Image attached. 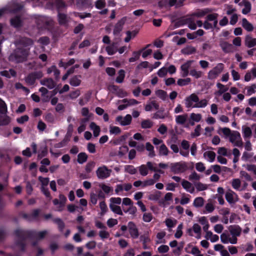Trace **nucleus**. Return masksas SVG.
Listing matches in <instances>:
<instances>
[{"mask_svg":"<svg viewBox=\"0 0 256 256\" xmlns=\"http://www.w3.org/2000/svg\"><path fill=\"white\" fill-rule=\"evenodd\" d=\"M17 238L16 244L19 248L24 251L25 250V240L28 238H36L40 240L42 239L48 234V231L45 230L39 232L34 230H26L20 228H18L14 231Z\"/></svg>","mask_w":256,"mask_h":256,"instance_id":"obj_1","label":"nucleus"},{"mask_svg":"<svg viewBox=\"0 0 256 256\" xmlns=\"http://www.w3.org/2000/svg\"><path fill=\"white\" fill-rule=\"evenodd\" d=\"M29 54V48H17L10 56V60L16 62H22L26 60Z\"/></svg>","mask_w":256,"mask_h":256,"instance_id":"obj_2","label":"nucleus"},{"mask_svg":"<svg viewBox=\"0 0 256 256\" xmlns=\"http://www.w3.org/2000/svg\"><path fill=\"white\" fill-rule=\"evenodd\" d=\"M224 65L222 63L218 64L215 67L211 70L208 73V78L214 80L224 70Z\"/></svg>","mask_w":256,"mask_h":256,"instance_id":"obj_3","label":"nucleus"},{"mask_svg":"<svg viewBox=\"0 0 256 256\" xmlns=\"http://www.w3.org/2000/svg\"><path fill=\"white\" fill-rule=\"evenodd\" d=\"M43 76L41 71H36L30 73L26 78V82L30 85L34 84L36 80L40 79Z\"/></svg>","mask_w":256,"mask_h":256,"instance_id":"obj_4","label":"nucleus"},{"mask_svg":"<svg viewBox=\"0 0 256 256\" xmlns=\"http://www.w3.org/2000/svg\"><path fill=\"white\" fill-rule=\"evenodd\" d=\"M31 148L32 149V153H38V158L42 159L46 156L48 154V148L46 146L41 147L38 152L37 145L34 142H32L31 144Z\"/></svg>","mask_w":256,"mask_h":256,"instance_id":"obj_5","label":"nucleus"},{"mask_svg":"<svg viewBox=\"0 0 256 256\" xmlns=\"http://www.w3.org/2000/svg\"><path fill=\"white\" fill-rule=\"evenodd\" d=\"M128 228L132 238L134 239L138 238L139 232L136 224L132 222H130L128 224Z\"/></svg>","mask_w":256,"mask_h":256,"instance_id":"obj_6","label":"nucleus"},{"mask_svg":"<svg viewBox=\"0 0 256 256\" xmlns=\"http://www.w3.org/2000/svg\"><path fill=\"white\" fill-rule=\"evenodd\" d=\"M132 120V117L130 114H128L124 118L122 116H118L116 120L120 123L122 126H128L130 124Z\"/></svg>","mask_w":256,"mask_h":256,"instance_id":"obj_7","label":"nucleus"},{"mask_svg":"<svg viewBox=\"0 0 256 256\" xmlns=\"http://www.w3.org/2000/svg\"><path fill=\"white\" fill-rule=\"evenodd\" d=\"M226 199L230 204H234L238 200V195L231 190L226 193Z\"/></svg>","mask_w":256,"mask_h":256,"instance_id":"obj_8","label":"nucleus"},{"mask_svg":"<svg viewBox=\"0 0 256 256\" xmlns=\"http://www.w3.org/2000/svg\"><path fill=\"white\" fill-rule=\"evenodd\" d=\"M188 169V166L184 163L177 162L172 166V170L174 173L182 172Z\"/></svg>","mask_w":256,"mask_h":256,"instance_id":"obj_9","label":"nucleus"},{"mask_svg":"<svg viewBox=\"0 0 256 256\" xmlns=\"http://www.w3.org/2000/svg\"><path fill=\"white\" fill-rule=\"evenodd\" d=\"M10 25L14 28H18L23 25V22L20 16H16L10 20Z\"/></svg>","mask_w":256,"mask_h":256,"instance_id":"obj_10","label":"nucleus"},{"mask_svg":"<svg viewBox=\"0 0 256 256\" xmlns=\"http://www.w3.org/2000/svg\"><path fill=\"white\" fill-rule=\"evenodd\" d=\"M185 100L186 107L189 108L193 107L192 102H197L199 100V98L195 94H192L189 96L186 97Z\"/></svg>","mask_w":256,"mask_h":256,"instance_id":"obj_11","label":"nucleus"},{"mask_svg":"<svg viewBox=\"0 0 256 256\" xmlns=\"http://www.w3.org/2000/svg\"><path fill=\"white\" fill-rule=\"evenodd\" d=\"M126 20V17H124L118 21L114 26L113 31L114 34L118 35L120 33L122 30L123 26Z\"/></svg>","mask_w":256,"mask_h":256,"instance_id":"obj_12","label":"nucleus"},{"mask_svg":"<svg viewBox=\"0 0 256 256\" xmlns=\"http://www.w3.org/2000/svg\"><path fill=\"white\" fill-rule=\"evenodd\" d=\"M193 62L194 61L192 60H188L181 66L180 69L182 72V76L183 77H186L188 76L189 74L188 69Z\"/></svg>","mask_w":256,"mask_h":256,"instance_id":"obj_13","label":"nucleus"},{"mask_svg":"<svg viewBox=\"0 0 256 256\" xmlns=\"http://www.w3.org/2000/svg\"><path fill=\"white\" fill-rule=\"evenodd\" d=\"M150 46V44H148L145 48H143L138 51H134L132 52V56L128 59L130 62H133L138 60L142 54V52Z\"/></svg>","mask_w":256,"mask_h":256,"instance_id":"obj_14","label":"nucleus"},{"mask_svg":"<svg viewBox=\"0 0 256 256\" xmlns=\"http://www.w3.org/2000/svg\"><path fill=\"white\" fill-rule=\"evenodd\" d=\"M218 14L216 13H212L210 14H208L206 17V19L210 21L213 22V24H212V29L214 30V28H216L218 26Z\"/></svg>","mask_w":256,"mask_h":256,"instance_id":"obj_15","label":"nucleus"},{"mask_svg":"<svg viewBox=\"0 0 256 256\" xmlns=\"http://www.w3.org/2000/svg\"><path fill=\"white\" fill-rule=\"evenodd\" d=\"M97 176L99 178H104L110 176V172L106 167H101L96 171Z\"/></svg>","mask_w":256,"mask_h":256,"instance_id":"obj_16","label":"nucleus"},{"mask_svg":"<svg viewBox=\"0 0 256 256\" xmlns=\"http://www.w3.org/2000/svg\"><path fill=\"white\" fill-rule=\"evenodd\" d=\"M42 85L46 86L49 89H52L56 86V84L52 78H44L40 81Z\"/></svg>","mask_w":256,"mask_h":256,"instance_id":"obj_17","label":"nucleus"},{"mask_svg":"<svg viewBox=\"0 0 256 256\" xmlns=\"http://www.w3.org/2000/svg\"><path fill=\"white\" fill-rule=\"evenodd\" d=\"M18 42V44L24 47H28L33 44L32 40L30 38L26 37H22L20 38Z\"/></svg>","mask_w":256,"mask_h":256,"instance_id":"obj_18","label":"nucleus"},{"mask_svg":"<svg viewBox=\"0 0 256 256\" xmlns=\"http://www.w3.org/2000/svg\"><path fill=\"white\" fill-rule=\"evenodd\" d=\"M212 12V10L209 8H206L202 10H198V11L193 13L192 16L198 18H201L206 14H209Z\"/></svg>","mask_w":256,"mask_h":256,"instance_id":"obj_19","label":"nucleus"},{"mask_svg":"<svg viewBox=\"0 0 256 256\" xmlns=\"http://www.w3.org/2000/svg\"><path fill=\"white\" fill-rule=\"evenodd\" d=\"M220 46L225 53H229L233 50V46L227 42H222L220 43Z\"/></svg>","mask_w":256,"mask_h":256,"instance_id":"obj_20","label":"nucleus"},{"mask_svg":"<svg viewBox=\"0 0 256 256\" xmlns=\"http://www.w3.org/2000/svg\"><path fill=\"white\" fill-rule=\"evenodd\" d=\"M58 24L60 26H66L68 22V17L66 14L58 12Z\"/></svg>","mask_w":256,"mask_h":256,"instance_id":"obj_21","label":"nucleus"},{"mask_svg":"<svg viewBox=\"0 0 256 256\" xmlns=\"http://www.w3.org/2000/svg\"><path fill=\"white\" fill-rule=\"evenodd\" d=\"M229 230L232 236L236 237L240 234L242 229L238 225H233L230 226Z\"/></svg>","mask_w":256,"mask_h":256,"instance_id":"obj_22","label":"nucleus"},{"mask_svg":"<svg viewBox=\"0 0 256 256\" xmlns=\"http://www.w3.org/2000/svg\"><path fill=\"white\" fill-rule=\"evenodd\" d=\"M242 133L243 137L246 140L250 139L252 136V130L250 128L246 126H242Z\"/></svg>","mask_w":256,"mask_h":256,"instance_id":"obj_23","label":"nucleus"},{"mask_svg":"<svg viewBox=\"0 0 256 256\" xmlns=\"http://www.w3.org/2000/svg\"><path fill=\"white\" fill-rule=\"evenodd\" d=\"M173 194L171 192H168L166 194L164 199H161L158 202L160 205L165 206L166 204H169L167 202L172 200Z\"/></svg>","mask_w":256,"mask_h":256,"instance_id":"obj_24","label":"nucleus"},{"mask_svg":"<svg viewBox=\"0 0 256 256\" xmlns=\"http://www.w3.org/2000/svg\"><path fill=\"white\" fill-rule=\"evenodd\" d=\"M245 44L249 48L254 47L256 46V38L248 35L245 38Z\"/></svg>","mask_w":256,"mask_h":256,"instance_id":"obj_25","label":"nucleus"},{"mask_svg":"<svg viewBox=\"0 0 256 256\" xmlns=\"http://www.w3.org/2000/svg\"><path fill=\"white\" fill-rule=\"evenodd\" d=\"M196 51V48L192 46H187L181 50L180 52L182 54L185 55H190L194 54Z\"/></svg>","mask_w":256,"mask_h":256,"instance_id":"obj_26","label":"nucleus"},{"mask_svg":"<svg viewBox=\"0 0 256 256\" xmlns=\"http://www.w3.org/2000/svg\"><path fill=\"white\" fill-rule=\"evenodd\" d=\"M182 187L189 192L192 194L194 191V188L192 186V184L186 180H183L182 182Z\"/></svg>","mask_w":256,"mask_h":256,"instance_id":"obj_27","label":"nucleus"},{"mask_svg":"<svg viewBox=\"0 0 256 256\" xmlns=\"http://www.w3.org/2000/svg\"><path fill=\"white\" fill-rule=\"evenodd\" d=\"M90 130L93 131V134L94 137H97L99 136L100 132V126H97L94 122H92L90 124Z\"/></svg>","mask_w":256,"mask_h":256,"instance_id":"obj_28","label":"nucleus"},{"mask_svg":"<svg viewBox=\"0 0 256 256\" xmlns=\"http://www.w3.org/2000/svg\"><path fill=\"white\" fill-rule=\"evenodd\" d=\"M242 27L248 32H252L254 30L252 24L250 23L246 18H243L242 20Z\"/></svg>","mask_w":256,"mask_h":256,"instance_id":"obj_29","label":"nucleus"},{"mask_svg":"<svg viewBox=\"0 0 256 256\" xmlns=\"http://www.w3.org/2000/svg\"><path fill=\"white\" fill-rule=\"evenodd\" d=\"M80 75L72 76L70 80V84L74 86H80L81 83V80L80 79Z\"/></svg>","mask_w":256,"mask_h":256,"instance_id":"obj_30","label":"nucleus"},{"mask_svg":"<svg viewBox=\"0 0 256 256\" xmlns=\"http://www.w3.org/2000/svg\"><path fill=\"white\" fill-rule=\"evenodd\" d=\"M145 149L149 152L148 156L150 158H153L155 156L156 154L154 151V147L150 142H146Z\"/></svg>","mask_w":256,"mask_h":256,"instance_id":"obj_31","label":"nucleus"},{"mask_svg":"<svg viewBox=\"0 0 256 256\" xmlns=\"http://www.w3.org/2000/svg\"><path fill=\"white\" fill-rule=\"evenodd\" d=\"M110 210L114 214H119L120 216L123 215L122 211L120 206L110 204Z\"/></svg>","mask_w":256,"mask_h":256,"instance_id":"obj_32","label":"nucleus"},{"mask_svg":"<svg viewBox=\"0 0 256 256\" xmlns=\"http://www.w3.org/2000/svg\"><path fill=\"white\" fill-rule=\"evenodd\" d=\"M205 238L207 240H210L212 242H216L219 239L218 236L216 234H214L212 232H207Z\"/></svg>","mask_w":256,"mask_h":256,"instance_id":"obj_33","label":"nucleus"},{"mask_svg":"<svg viewBox=\"0 0 256 256\" xmlns=\"http://www.w3.org/2000/svg\"><path fill=\"white\" fill-rule=\"evenodd\" d=\"M190 18L180 19L176 22L174 24L172 29L179 28L188 24V21H190Z\"/></svg>","mask_w":256,"mask_h":256,"instance_id":"obj_34","label":"nucleus"},{"mask_svg":"<svg viewBox=\"0 0 256 256\" xmlns=\"http://www.w3.org/2000/svg\"><path fill=\"white\" fill-rule=\"evenodd\" d=\"M52 221L58 225L59 230L62 232L65 227V224L64 222L60 218H54Z\"/></svg>","mask_w":256,"mask_h":256,"instance_id":"obj_35","label":"nucleus"},{"mask_svg":"<svg viewBox=\"0 0 256 256\" xmlns=\"http://www.w3.org/2000/svg\"><path fill=\"white\" fill-rule=\"evenodd\" d=\"M218 153L221 156H226L228 158L232 154L230 150L228 151L227 149L224 147L220 148L218 150Z\"/></svg>","mask_w":256,"mask_h":256,"instance_id":"obj_36","label":"nucleus"},{"mask_svg":"<svg viewBox=\"0 0 256 256\" xmlns=\"http://www.w3.org/2000/svg\"><path fill=\"white\" fill-rule=\"evenodd\" d=\"M187 117L186 114L177 116L176 118V122L178 124H184L186 120Z\"/></svg>","mask_w":256,"mask_h":256,"instance_id":"obj_37","label":"nucleus"},{"mask_svg":"<svg viewBox=\"0 0 256 256\" xmlns=\"http://www.w3.org/2000/svg\"><path fill=\"white\" fill-rule=\"evenodd\" d=\"M118 76L116 79V82L117 83L120 84L124 82L125 78V71L124 70H120L118 72Z\"/></svg>","mask_w":256,"mask_h":256,"instance_id":"obj_38","label":"nucleus"},{"mask_svg":"<svg viewBox=\"0 0 256 256\" xmlns=\"http://www.w3.org/2000/svg\"><path fill=\"white\" fill-rule=\"evenodd\" d=\"M230 141L232 142H234L238 139L240 138V134L238 131H234L232 133H230L229 136Z\"/></svg>","mask_w":256,"mask_h":256,"instance_id":"obj_39","label":"nucleus"},{"mask_svg":"<svg viewBox=\"0 0 256 256\" xmlns=\"http://www.w3.org/2000/svg\"><path fill=\"white\" fill-rule=\"evenodd\" d=\"M244 8L242 10V13L246 14L251 10V4L250 2L247 0H244Z\"/></svg>","mask_w":256,"mask_h":256,"instance_id":"obj_40","label":"nucleus"},{"mask_svg":"<svg viewBox=\"0 0 256 256\" xmlns=\"http://www.w3.org/2000/svg\"><path fill=\"white\" fill-rule=\"evenodd\" d=\"M232 186L234 190H240L241 186V182L240 180L238 178H235L232 180Z\"/></svg>","mask_w":256,"mask_h":256,"instance_id":"obj_41","label":"nucleus"},{"mask_svg":"<svg viewBox=\"0 0 256 256\" xmlns=\"http://www.w3.org/2000/svg\"><path fill=\"white\" fill-rule=\"evenodd\" d=\"M204 204V200L202 197H198L194 201V206L196 208L202 207Z\"/></svg>","mask_w":256,"mask_h":256,"instance_id":"obj_42","label":"nucleus"},{"mask_svg":"<svg viewBox=\"0 0 256 256\" xmlns=\"http://www.w3.org/2000/svg\"><path fill=\"white\" fill-rule=\"evenodd\" d=\"M156 95L163 100H165L168 96L167 92L162 90H158L156 92Z\"/></svg>","mask_w":256,"mask_h":256,"instance_id":"obj_43","label":"nucleus"},{"mask_svg":"<svg viewBox=\"0 0 256 256\" xmlns=\"http://www.w3.org/2000/svg\"><path fill=\"white\" fill-rule=\"evenodd\" d=\"M153 126V122L150 120H144L141 122V127L142 128H150Z\"/></svg>","mask_w":256,"mask_h":256,"instance_id":"obj_44","label":"nucleus"},{"mask_svg":"<svg viewBox=\"0 0 256 256\" xmlns=\"http://www.w3.org/2000/svg\"><path fill=\"white\" fill-rule=\"evenodd\" d=\"M60 198V206L58 208L56 209L58 211H62L63 210V207L64 206L66 198L63 194H60L59 196Z\"/></svg>","mask_w":256,"mask_h":256,"instance_id":"obj_45","label":"nucleus"},{"mask_svg":"<svg viewBox=\"0 0 256 256\" xmlns=\"http://www.w3.org/2000/svg\"><path fill=\"white\" fill-rule=\"evenodd\" d=\"M191 82V79L189 78L182 79L180 78L177 81V84L180 86H185Z\"/></svg>","mask_w":256,"mask_h":256,"instance_id":"obj_46","label":"nucleus"},{"mask_svg":"<svg viewBox=\"0 0 256 256\" xmlns=\"http://www.w3.org/2000/svg\"><path fill=\"white\" fill-rule=\"evenodd\" d=\"M208 104V100L206 99L202 100H201L196 102L193 106V108H204Z\"/></svg>","mask_w":256,"mask_h":256,"instance_id":"obj_47","label":"nucleus"},{"mask_svg":"<svg viewBox=\"0 0 256 256\" xmlns=\"http://www.w3.org/2000/svg\"><path fill=\"white\" fill-rule=\"evenodd\" d=\"M190 74L195 78L198 79L202 76V72L201 71H198L195 69H192L190 70Z\"/></svg>","mask_w":256,"mask_h":256,"instance_id":"obj_48","label":"nucleus"},{"mask_svg":"<svg viewBox=\"0 0 256 256\" xmlns=\"http://www.w3.org/2000/svg\"><path fill=\"white\" fill-rule=\"evenodd\" d=\"M106 6L105 0H97L95 2V6L97 9L102 10Z\"/></svg>","mask_w":256,"mask_h":256,"instance_id":"obj_49","label":"nucleus"},{"mask_svg":"<svg viewBox=\"0 0 256 256\" xmlns=\"http://www.w3.org/2000/svg\"><path fill=\"white\" fill-rule=\"evenodd\" d=\"M168 150L164 144H162L159 148V154L160 156H166L168 152Z\"/></svg>","mask_w":256,"mask_h":256,"instance_id":"obj_50","label":"nucleus"},{"mask_svg":"<svg viewBox=\"0 0 256 256\" xmlns=\"http://www.w3.org/2000/svg\"><path fill=\"white\" fill-rule=\"evenodd\" d=\"M106 50L108 55L112 56L116 52L117 48L114 47V44H113L112 46H107Z\"/></svg>","mask_w":256,"mask_h":256,"instance_id":"obj_51","label":"nucleus"},{"mask_svg":"<svg viewBox=\"0 0 256 256\" xmlns=\"http://www.w3.org/2000/svg\"><path fill=\"white\" fill-rule=\"evenodd\" d=\"M194 184L198 191H202L208 188V186L206 184L200 182H196Z\"/></svg>","mask_w":256,"mask_h":256,"instance_id":"obj_52","label":"nucleus"},{"mask_svg":"<svg viewBox=\"0 0 256 256\" xmlns=\"http://www.w3.org/2000/svg\"><path fill=\"white\" fill-rule=\"evenodd\" d=\"M216 86L219 88V90L214 92L215 95L221 96L222 94L226 92V90H222V88H224V85L221 83L218 82L216 84Z\"/></svg>","mask_w":256,"mask_h":256,"instance_id":"obj_53","label":"nucleus"},{"mask_svg":"<svg viewBox=\"0 0 256 256\" xmlns=\"http://www.w3.org/2000/svg\"><path fill=\"white\" fill-rule=\"evenodd\" d=\"M40 212V210L39 209H35L30 214L32 221L38 219Z\"/></svg>","mask_w":256,"mask_h":256,"instance_id":"obj_54","label":"nucleus"},{"mask_svg":"<svg viewBox=\"0 0 256 256\" xmlns=\"http://www.w3.org/2000/svg\"><path fill=\"white\" fill-rule=\"evenodd\" d=\"M140 240L142 242L143 248L145 250L149 248L146 245V243L150 242V238L144 235H142L140 236Z\"/></svg>","mask_w":256,"mask_h":256,"instance_id":"obj_55","label":"nucleus"},{"mask_svg":"<svg viewBox=\"0 0 256 256\" xmlns=\"http://www.w3.org/2000/svg\"><path fill=\"white\" fill-rule=\"evenodd\" d=\"M214 210V206L212 202H208L205 206V210L204 211V213H210L212 212Z\"/></svg>","mask_w":256,"mask_h":256,"instance_id":"obj_56","label":"nucleus"},{"mask_svg":"<svg viewBox=\"0 0 256 256\" xmlns=\"http://www.w3.org/2000/svg\"><path fill=\"white\" fill-rule=\"evenodd\" d=\"M7 112V106L6 103L0 98V113L4 114Z\"/></svg>","mask_w":256,"mask_h":256,"instance_id":"obj_57","label":"nucleus"},{"mask_svg":"<svg viewBox=\"0 0 256 256\" xmlns=\"http://www.w3.org/2000/svg\"><path fill=\"white\" fill-rule=\"evenodd\" d=\"M0 158L4 160H10V158L5 150L0 148Z\"/></svg>","mask_w":256,"mask_h":256,"instance_id":"obj_58","label":"nucleus"},{"mask_svg":"<svg viewBox=\"0 0 256 256\" xmlns=\"http://www.w3.org/2000/svg\"><path fill=\"white\" fill-rule=\"evenodd\" d=\"M182 227H183L182 224H180L178 226L177 228L176 232L174 234V236L176 238H178L182 236Z\"/></svg>","mask_w":256,"mask_h":256,"instance_id":"obj_59","label":"nucleus"},{"mask_svg":"<svg viewBox=\"0 0 256 256\" xmlns=\"http://www.w3.org/2000/svg\"><path fill=\"white\" fill-rule=\"evenodd\" d=\"M200 176L195 172H192L188 176L189 180L191 181L198 180L200 178Z\"/></svg>","mask_w":256,"mask_h":256,"instance_id":"obj_60","label":"nucleus"},{"mask_svg":"<svg viewBox=\"0 0 256 256\" xmlns=\"http://www.w3.org/2000/svg\"><path fill=\"white\" fill-rule=\"evenodd\" d=\"M190 119L193 121H195L196 122H198L202 118V115L199 114H196L194 113H192L190 114Z\"/></svg>","mask_w":256,"mask_h":256,"instance_id":"obj_61","label":"nucleus"},{"mask_svg":"<svg viewBox=\"0 0 256 256\" xmlns=\"http://www.w3.org/2000/svg\"><path fill=\"white\" fill-rule=\"evenodd\" d=\"M110 134H118L121 132V129L116 126H110Z\"/></svg>","mask_w":256,"mask_h":256,"instance_id":"obj_62","label":"nucleus"},{"mask_svg":"<svg viewBox=\"0 0 256 256\" xmlns=\"http://www.w3.org/2000/svg\"><path fill=\"white\" fill-rule=\"evenodd\" d=\"M168 73L167 68L165 67H162L160 68L158 72V76L160 78L165 76Z\"/></svg>","mask_w":256,"mask_h":256,"instance_id":"obj_63","label":"nucleus"},{"mask_svg":"<svg viewBox=\"0 0 256 256\" xmlns=\"http://www.w3.org/2000/svg\"><path fill=\"white\" fill-rule=\"evenodd\" d=\"M152 219V215L151 213H144L143 215L142 220L144 222H148Z\"/></svg>","mask_w":256,"mask_h":256,"instance_id":"obj_64","label":"nucleus"}]
</instances>
